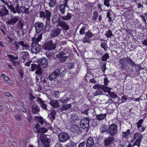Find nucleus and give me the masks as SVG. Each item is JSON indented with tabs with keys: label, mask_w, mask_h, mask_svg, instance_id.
I'll list each match as a JSON object with an SVG mask.
<instances>
[{
	"label": "nucleus",
	"mask_w": 147,
	"mask_h": 147,
	"mask_svg": "<svg viewBox=\"0 0 147 147\" xmlns=\"http://www.w3.org/2000/svg\"><path fill=\"white\" fill-rule=\"evenodd\" d=\"M42 37V35L40 34L38 37L35 38V40L34 39V38L32 39V40L33 41L32 45L33 46L31 49V51L32 53H36L39 52L40 49V46L37 43L40 40Z\"/></svg>",
	"instance_id": "f257e3e1"
},
{
	"label": "nucleus",
	"mask_w": 147,
	"mask_h": 147,
	"mask_svg": "<svg viewBox=\"0 0 147 147\" xmlns=\"http://www.w3.org/2000/svg\"><path fill=\"white\" fill-rule=\"evenodd\" d=\"M56 57L59 59L60 62L62 63L65 61L66 59L68 58V53H67L66 51L63 49L61 52H60L56 55Z\"/></svg>",
	"instance_id": "f03ea898"
},
{
	"label": "nucleus",
	"mask_w": 147,
	"mask_h": 147,
	"mask_svg": "<svg viewBox=\"0 0 147 147\" xmlns=\"http://www.w3.org/2000/svg\"><path fill=\"white\" fill-rule=\"evenodd\" d=\"M142 137V136L140 135L139 132H137L133 136V141H134L136 138L137 139L133 144V146L137 145L138 147H140Z\"/></svg>",
	"instance_id": "7ed1b4c3"
},
{
	"label": "nucleus",
	"mask_w": 147,
	"mask_h": 147,
	"mask_svg": "<svg viewBox=\"0 0 147 147\" xmlns=\"http://www.w3.org/2000/svg\"><path fill=\"white\" fill-rule=\"evenodd\" d=\"M109 134L112 136H114L117 134V125L113 123L109 126Z\"/></svg>",
	"instance_id": "20e7f679"
},
{
	"label": "nucleus",
	"mask_w": 147,
	"mask_h": 147,
	"mask_svg": "<svg viewBox=\"0 0 147 147\" xmlns=\"http://www.w3.org/2000/svg\"><path fill=\"white\" fill-rule=\"evenodd\" d=\"M45 13L43 11H40L39 13L40 17L42 18L43 20L46 19L47 20H49L50 19L51 16V13L48 10H46Z\"/></svg>",
	"instance_id": "39448f33"
},
{
	"label": "nucleus",
	"mask_w": 147,
	"mask_h": 147,
	"mask_svg": "<svg viewBox=\"0 0 147 147\" xmlns=\"http://www.w3.org/2000/svg\"><path fill=\"white\" fill-rule=\"evenodd\" d=\"M90 120L88 118L85 117L82 119L80 123L81 127L84 129L87 128L89 125Z\"/></svg>",
	"instance_id": "423d86ee"
},
{
	"label": "nucleus",
	"mask_w": 147,
	"mask_h": 147,
	"mask_svg": "<svg viewBox=\"0 0 147 147\" xmlns=\"http://www.w3.org/2000/svg\"><path fill=\"white\" fill-rule=\"evenodd\" d=\"M59 141L62 142H65L69 139L68 135L65 132L60 133L58 136Z\"/></svg>",
	"instance_id": "0eeeda50"
},
{
	"label": "nucleus",
	"mask_w": 147,
	"mask_h": 147,
	"mask_svg": "<svg viewBox=\"0 0 147 147\" xmlns=\"http://www.w3.org/2000/svg\"><path fill=\"white\" fill-rule=\"evenodd\" d=\"M19 17L18 16L11 15L10 17V19L6 22V23L10 25H13L18 21Z\"/></svg>",
	"instance_id": "6e6552de"
},
{
	"label": "nucleus",
	"mask_w": 147,
	"mask_h": 147,
	"mask_svg": "<svg viewBox=\"0 0 147 147\" xmlns=\"http://www.w3.org/2000/svg\"><path fill=\"white\" fill-rule=\"evenodd\" d=\"M38 136L40 137V138L43 143L44 146L45 147H49L50 142L48 139L46 138V137L45 135L43 134H42L39 136Z\"/></svg>",
	"instance_id": "1a4fd4ad"
},
{
	"label": "nucleus",
	"mask_w": 147,
	"mask_h": 147,
	"mask_svg": "<svg viewBox=\"0 0 147 147\" xmlns=\"http://www.w3.org/2000/svg\"><path fill=\"white\" fill-rule=\"evenodd\" d=\"M55 48V46L52 44V40H50L48 42L45 44V49L46 50H54Z\"/></svg>",
	"instance_id": "9d476101"
},
{
	"label": "nucleus",
	"mask_w": 147,
	"mask_h": 147,
	"mask_svg": "<svg viewBox=\"0 0 147 147\" xmlns=\"http://www.w3.org/2000/svg\"><path fill=\"white\" fill-rule=\"evenodd\" d=\"M71 131L72 132H74L79 134L81 132V129L80 127L76 125H73L70 128Z\"/></svg>",
	"instance_id": "9b49d317"
},
{
	"label": "nucleus",
	"mask_w": 147,
	"mask_h": 147,
	"mask_svg": "<svg viewBox=\"0 0 147 147\" xmlns=\"http://www.w3.org/2000/svg\"><path fill=\"white\" fill-rule=\"evenodd\" d=\"M58 23L59 26L64 30H67L69 29V25L65 22L61 20L59 18H58Z\"/></svg>",
	"instance_id": "f8f14e48"
},
{
	"label": "nucleus",
	"mask_w": 147,
	"mask_h": 147,
	"mask_svg": "<svg viewBox=\"0 0 147 147\" xmlns=\"http://www.w3.org/2000/svg\"><path fill=\"white\" fill-rule=\"evenodd\" d=\"M32 71H35L36 74H41L42 70L40 68L39 65L34 64L32 66Z\"/></svg>",
	"instance_id": "ddd939ff"
},
{
	"label": "nucleus",
	"mask_w": 147,
	"mask_h": 147,
	"mask_svg": "<svg viewBox=\"0 0 147 147\" xmlns=\"http://www.w3.org/2000/svg\"><path fill=\"white\" fill-rule=\"evenodd\" d=\"M44 26L43 23L41 22H36L35 24V27L36 31L37 33L40 32Z\"/></svg>",
	"instance_id": "4468645a"
},
{
	"label": "nucleus",
	"mask_w": 147,
	"mask_h": 147,
	"mask_svg": "<svg viewBox=\"0 0 147 147\" xmlns=\"http://www.w3.org/2000/svg\"><path fill=\"white\" fill-rule=\"evenodd\" d=\"M60 71L59 69L56 70L53 72L49 76V79L52 81L57 77L60 73Z\"/></svg>",
	"instance_id": "2eb2a0df"
},
{
	"label": "nucleus",
	"mask_w": 147,
	"mask_h": 147,
	"mask_svg": "<svg viewBox=\"0 0 147 147\" xmlns=\"http://www.w3.org/2000/svg\"><path fill=\"white\" fill-rule=\"evenodd\" d=\"M38 62L39 65L43 67H45L47 65V60L45 58L40 59L38 60Z\"/></svg>",
	"instance_id": "dca6fc26"
},
{
	"label": "nucleus",
	"mask_w": 147,
	"mask_h": 147,
	"mask_svg": "<svg viewBox=\"0 0 147 147\" xmlns=\"http://www.w3.org/2000/svg\"><path fill=\"white\" fill-rule=\"evenodd\" d=\"M8 11L4 5L0 6V15L3 16L7 15Z\"/></svg>",
	"instance_id": "f3484780"
},
{
	"label": "nucleus",
	"mask_w": 147,
	"mask_h": 147,
	"mask_svg": "<svg viewBox=\"0 0 147 147\" xmlns=\"http://www.w3.org/2000/svg\"><path fill=\"white\" fill-rule=\"evenodd\" d=\"M131 133V131L129 129H127L125 131L122 132L121 134L122 138L125 139L127 138L130 136Z\"/></svg>",
	"instance_id": "a211bd4d"
},
{
	"label": "nucleus",
	"mask_w": 147,
	"mask_h": 147,
	"mask_svg": "<svg viewBox=\"0 0 147 147\" xmlns=\"http://www.w3.org/2000/svg\"><path fill=\"white\" fill-rule=\"evenodd\" d=\"M20 46L21 47L20 50H27L29 47V45L25 41H20Z\"/></svg>",
	"instance_id": "6ab92c4d"
},
{
	"label": "nucleus",
	"mask_w": 147,
	"mask_h": 147,
	"mask_svg": "<svg viewBox=\"0 0 147 147\" xmlns=\"http://www.w3.org/2000/svg\"><path fill=\"white\" fill-rule=\"evenodd\" d=\"M114 140L113 137H110L106 139L104 141V144L105 146L110 145Z\"/></svg>",
	"instance_id": "aec40b11"
},
{
	"label": "nucleus",
	"mask_w": 147,
	"mask_h": 147,
	"mask_svg": "<svg viewBox=\"0 0 147 147\" xmlns=\"http://www.w3.org/2000/svg\"><path fill=\"white\" fill-rule=\"evenodd\" d=\"M49 104L54 108H57L59 106V103L57 100H51Z\"/></svg>",
	"instance_id": "412c9836"
},
{
	"label": "nucleus",
	"mask_w": 147,
	"mask_h": 147,
	"mask_svg": "<svg viewBox=\"0 0 147 147\" xmlns=\"http://www.w3.org/2000/svg\"><path fill=\"white\" fill-rule=\"evenodd\" d=\"M94 144V140L93 138L92 137H90L88 140L86 147H91Z\"/></svg>",
	"instance_id": "4be33fe9"
},
{
	"label": "nucleus",
	"mask_w": 147,
	"mask_h": 147,
	"mask_svg": "<svg viewBox=\"0 0 147 147\" xmlns=\"http://www.w3.org/2000/svg\"><path fill=\"white\" fill-rule=\"evenodd\" d=\"M20 55H21L23 62L25 61V60L27 59L28 57V53L27 51L21 52Z\"/></svg>",
	"instance_id": "5701e85b"
},
{
	"label": "nucleus",
	"mask_w": 147,
	"mask_h": 147,
	"mask_svg": "<svg viewBox=\"0 0 147 147\" xmlns=\"http://www.w3.org/2000/svg\"><path fill=\"white\" fill-rule=\"evenodd\" d=\"M112 12V11L109 9L107 12V16L108 18L109 22H111L114 19V18H113V16L111 15Z\"/></svg>",
	"instance_id": "b1692460"
},
{
	"label": "nucleus",
	"mask_w": 147,
	"mask_h": 147,
	"mask_svg": "<svg viewBox=\"0 0 147 147\" xmlns=\"http://www.w3.org/2000/svg\"><path fill=\"white\" fill-rule=\"evenodd\" d=\"M39 108L37 105H33L32 107V112L33 114H37L39 111Z\"/></svg>",
	"instance_id": "393cba45"
},
{
	"label": "nucleus",
	"mask_w": 147,
	"mask_h": 147,
	"mask_svg": "<svg viewBox=\"0 0 147 147\" xmlns=\"http://www.w3.org/2000/svg\"><path fill=\"white\" fill-rule=\"evenodd\" d=\"M20 11L22 13H25L26 14H28L29 13V9L26 8L25 6H21L20 7Z\"/></svg>",
	"instance_id": "a878e982"
},
{
	"label": "nucleus",
	"mask_w": 147,
	"mask_h": 147,
	"mask_svg": "<svg viewBox=\"0 0 147 147\" xmlns=\"http://www.w3.org/2000/svg\"><path fill=\"white\" fill-rule=\"evenodd\" d=\"M60 32L59 29H55L52 30L51 32V36L53 37L56 36L58 35Z\"/></svg>",
	"instance_id": "bb28decb"
},
{
	"label": "nucleus",
	"mask_w": 147,
	"mask_h": 147,
	"mask_svg": "<svg viewBox=\"0 0 147 147\" xmlns=\"http://www.w3.org/2000/svg\"><path fill=\"white\" fill-rule=\"evenodd\" d=\"M101 132H108L109 131V128L107 125H102L100 129Z\"/></svg>",
	"instance_id": "cd10ccee"
},
{
	"label": "nucleus",
	"mask_w": 147,
	"mask_h": 147,
	"mask_svg": "<svg viewBox=\"0 0 147 147\" xmlns=\"http://www.w3.org/2000/svg\"><path fill=\"white\" fill-rule=\"evenodd\" d=\"M48 2L49 7H54L56 3V0H49Z\"/></svg>",
	"instance_id": "c85d7f7f"
},
{
	"label": "nucleus",
	"mask_w": 147,
	"mask_h": 147,
	"mask_svg": "<svg viewBox=\"0 0 147 147\" xmlns=\"http://www.w3.org/2000/svg\"><path fill=\"white\" fill-rule=\"evenodd\" d=\"M38 100L40 104L41 107L44 109H47V105L40 98L38 99Z\"/></svg>",
	"instance_id": "c756f323"
},
{
	"label": "nucleus",
	"mask_w": 147,
	"mask_h": 147,
	"mask_svg": "<svg viewBox=\"0 0 147 147\" xmlns=\"http://www.w3.org/2000/svg\"><path fill=\"white\" fill-rule=\"evenodd\" d=\"M7 6L11 12H12L14 13H17V11L16 10L15 7L13 5H9V4H7Z\"/></svg>",
	"instance_id": "7c9ffc66"
},
{
	"label": "nucleus",
	"mask_w": 147,
	"mask_h": 147,
	"mask_svg": "<svg viewBox=\"0 0 147 147\" xmlns=\"http://www.w3.org/2000/svg\"><path fill=\"white\" fill-rule=\"evenodd\" d=\"M7 56L9 57V60L10 61H13L15 60H17L18 59V56H15L13 55L8 54L7 55Z\"/></svg>",
	"instance_id": "2f4dec72"
},
{
	"label": "nucleus",
	"mask_w": 147,
	"mask_h": 147,
	"mask_svg": "<svg viewBox=\"0 0 147 147\" xmlns=\"http://www.w3.org/2000/svg\"><path fill=\"white\" fill-rule=\"evenodd\" d=\"M66 6V5L65 4H62L60 5L59 8V10L61 13L63 14L64 13L65 11V7Z\"/></svg>",
	"instance_id": "473e14b6"
},
{
	"label": "nucleus",
	"mask_w": 147,
	"mask_h": 147,
	"mask_svg": "<svg viewBox=\"0 0 147 147\" xmlns=\"http://www.w3.org/2000/svg\"><path fill=\"white\" fill-rule=\"evenodd\" d=\"M71 107L70 104L67 105H63L61 108V111H64L68 109L71 108Z\"/></svg>",
	"instance_id": "72a5a7b5"
},
{
	"label": "nucleus",
	"mask_w": 147,
	"mask_h": 147,
	"mask_svg": "<svg viewBox=\"0 0 147 147\" xmlns=\"http://www.w3.org/2000/svg\"><path fill=\"white\" fill-rule=\"evenodd\" d=\"M71 17V14L68 13L66 16H62L61 18L65 20H68Z\"/></svg>",
	"instance_id": "f704fd0d"
},
{
	"label": "nucleus",
	"mask_w": 147,
	"mask_h": 147,
	"mask_svg": "<svg viewBox=\"0 0 147 147\" xmlns=\"http://www.w3.org/2000/svg\"><path fill=\"white\" fill-rule=\"evenodd\" d=\"M106 116V114H99L96 116L97 119L99 120H102L105 118Z\"/></svg>",
	"instance_id": "c9c22d12"
},
{
	"label": "nucleus",
	"mask_w": 147,
	"mask_h": 147,
	"mask_svg": "<svg viewBox=\"0 0 147 147\" xmlns=\"http://www.w3.org/2000/svg\"><path fill=\"white\" fill-rule=\"evenodd\" d=\"M37 131L39 133H44L47 132V129L44 127H41L38 129Z\"/></svg>",
	"instance_id": "e433bc0d"
},
{
	"label": "nucleus",
	"mask_w": 147,
	"mask_h": 147,
	"mask_svg": "<svg viewBox=\"0 0 147 147\" xmlns=\"http://www.w3.org/2000/svg\"><path fill=\"white\" fill-rule=\"evenodd\" d=\"M101 89L103 91L107 92L109 94V92H111L110 90L111 89V88H110L107 87L102 86Z\"/></svg>",
	"instance_id": "4c0bfd02"
},
{
	"label": "nucleus",
	"mask_w": 147,
	"mask_h": 147,
	"mask_svg": "<svg viewBox=\"0 0 147 147\" xmlns=\"http://www.w3.org/2000/svg\"><path fill=\"white\" fill-rule=\"evenodd\" d=\"M126 61L128 62L131 66H134L136 65V64L133 62L131 58H127Z\"/></svg>",
	"instance_id": "58836bf2"
},
{
	"label": "nucleus",
	"mask_w": 147,
	"mask_h": 147,
	"mask_svg": "<svg viewBox=\"0 0 147 147\" xmlns=\"http://www.w3.org/2000/svg\"><path fill=\"white\" fill-rule=\"evenodd\" d=\"M56 112L55 111H53L49 115V117L51 119H53L55 118Z\"/></svg>",
	"instance_id": "ea45409f"
},
{
	"label": "nucleus",
	"mask_w": 147,
	"mask_h": 147,
	"mask_svg": "<svg viewBox=\"0 0 147 147\" xmlns=\"http://www.w3.org/2000/svg\"><path fill=\"white\" fill-rule=\"evenodd\" d=\"M105 35L107 38H109L113 36V34L110 30H108L106 32Z\"/></svg>",
	"instance_id": "a19ab883"
},
{
	"label": "nucleus",
	"mask_w": 147,
	"mask_h": 147,
	"mask_svg": "<svg viewBox=\"0 0 147 147\" xmlns=\"http://www.w3.org/2000/svg\"><path fill=\"white\" fill-rule=\"evenodd\" d=\"M109 58V54L106 53L103 55L102 57V60L103 61H106Z\"/></svg>",
	"instance_id": "79ce46f5"
},
{
	"label": "nucleus",
	"mask_w": 147,
	"mask_h": 147,
	"mask_svg": "<svg viewBox=\"0 0 147 147\" xmlns=\"http://www.w3.org/2000/svg\"><path fill=\"white\" fill-rule=\"evenodd\" d=\"M111 0H104V4L107 7H108L110 6V1Z\"/></svg>",
	"instance_id": "37998d69"
},
{
	"label": "nucleus",
	"mask_w": 147,
	"mask_h": 147,
	"mask_svg": "<svg viewBox=\"0 0 147 147\" xmlns=\"http://www.w3.org/2000/svg\"><path fill=\"white\" fill-rule=\"evenodd\" d=\"M100 45L101 47L104 49L105 51L107 50V46L106 43L105 42L102 43Z\"/></svg>",
	"instance_id": "c03bdc74"
},
{
	"label": "nucleus",
	"mask_w": 147,
	"mask_h": 147,
	"mask_svg": "<svg viewBox=\"0 0 147 147\" xmlns=\"http://www.w3.org/2000/svg\"><path fill=\"white\" fill-rule=\"evenodd\" d=\"M126 59V58H124L123 59H120V61L119 62L121 63V68H125V65H123V61H125Z\"/></svg>",
	"instance_id": "a18cd8bd"
},
{
	"label": "nucleus",
	"mask_w": 147,
	"mask_h": 147,
	"mask_svg": "<svg viewBox=\"0 0 147 147\" xmlns=\"http://www.w3.org/2000/svg\"><path fill=\"white\" fill-rule=\"evenodd\" d=\"M66 147H76V144L74 142H71L69 143Z\"/></svg>",
	"instance_id": "49530a36"
},
{
	"label": "nucleus",
	"mask_w": 147,
	"mask_h": 147,
	"mask_svg": "<svg viewBox=\"0 0 147 147\" xmlns=\"http://www.w3.org/2000/svg\"><path fill=\"white\" fill-rule=\"evenodd\" d=\"M143 121V120L142 119H140L138 121V123H137V126L138 128H139L140 127L142 126V124Z\"/></svg>",
	"instance_id": "de8ad7c7"
},
{
	"label": "nucleus",
	"mask_w": 147,
	"mask_h": 147,
	"mask_svg": "<svg viewBox=\"0 0 147 147\" xmlns=\"http://www.w3.org/2000/svg\"><path fill=\"white\" fill-rule=\"evenodd\" d=\"M90 38H89L87 37V36L85 37L84 38H83V39L82 40V42L83 43H84L86 42H88L89 43H90Z\"/></svg>",
	"instance_id": "09e8293b"
},
{
	"label": "nucleus",
	"mask_w": 147,
	"mask_h": 147,
	"mask_svg": "<svg viewBox=\"0 0 147 147\" xmlns=\"http://www.w3.org/2000/svg\"><path fill=\"white\" fill-rule=\"evenodd\" d=\"M109 95H110L112 97L114 98H116L117 97V95L116 94H115L114 92H109V94H108Z\"/></svg>",
	"instance_id": "8fccbe9b"
},
{
	"label": "nucleus",
	"mask_w": 147,
	"mask_h": 147,
	"mask_svg": "<svg viewBox=\"0 0 147 147\" xmlns=\"http://www.w3.org/2000/svg\"><path fill=\"white\" fill-rule=\"evenodd\" d=\"M93 16L92 17V20H94L95 21H96V20L97 18L98 17V13L96 11H95L93 13Z\"/></svg>",
	"instance_id": "3c124183"
},
{
	"label": "nucleus",
	"mask_w": 147,
	"mask_h": 147,
	"mask_svg": "<svg viewBox=\"0 0 147 147\" xmlns=\"http://www.w3.org/2000/svg\"><path fill=\"white\" fill-rule=\"evenodd\" d=\"M20 6L19 4L17 3L16 4V6L15 7L16 10L17 11V13H20Z\"/></svg>",
	"instance_id": "603ef678"
},
{
	"label": "nucleus",
	"mask_w": 147,
	"mask_h": 147,
	"mask_svg": "<svg viewBox=\"0 0 147 147\" xmlns=\"http://www.w3.org/2000/svg\"><path fill=\"white\" fill-rule=\"evenodd\" d=\"M102 94V92L100 90H98L96 91L95 92L94 94V95L95 96H96L99 95H101Z\"/></svg>",
	"instance_id": "864d4df0"
},
{
	"label": "nucleus",
	"mask_w": 147,
	"mask_h": 147,
	"mask_svg": "<svg viewBox=\"0 0 147 147\" xmlns=\"http://www.w3.org/2000/svg\"><path fill=\"white\" fill-rule=\"evenodd\" d=\"M20 41L18 42H15V47L16 49L17 50L18 49H20Z\"/></svg>",
	"instance_id": "5fc2aeb1"
},
{
	"label": "nucleus",
	"mask_w": 147,
	"mask_h": 147,
	"mask_svg": "<svg viewBox=\"0 0 147 147\" xmlns=\"http://www.w3.org/2000/svg\"><path fill=\"white\" fill-rule=\"evenodd\" d=\"M37 119L39 123H40L41 124H43L44 121L42 118L38 117L37 118Z\"/></svg>",
	"instance_id": "6e6d98bb"
},
{
	"label": "nucleus",
	"mask_w": 147,
	"mask_h": 147,
	"mask_svg": "<svg viewBox=\"0 0 147 147\" xmlns=\"http://www.w3.org/2000/svg\"><path fill=\"white\" fill-rule=\"evenodd\" d=\"M86 34L87 37L89 38H91L93 36L92 33L89 32H86Z\"/></svg>",
	"instance_id": "4d7b16f0"
},
{
	"label": "nucleus",
	"mask_w": 147,
	"mask_h": 147,
	"mask_svg": "<svg viewBox=\"0 0 147 147\" xmlns=\"http://www.w3.org/2000/svg\"><path fill=\"white\" fill-rule=\"evenodd\" d=\"M93 88L94 89H97L98 90H101L102 86H100V85L96 84L94 86Z\"/></svg>",
	"instance_id": "13d9d810"
},
{
	"label": "nucleus",
	"mask_w": 147,
	"mask_h": 147,
	"mask_svg": "<svg viewBox=\"0 0 147 147\" xmlns=\"http://www.w3.org/2000/svg\"><path fill=\"white\" fill-rule=\"evenodd\" d=\"M67 67L68 69H70L74 67V63H70L67 65Z\"/></svg>",
	"instance_id": "bf43d9fd"
},
{
	"label": "nucleus",
	"mask_w": 147,
	"mask_h": 147,
	"mask_svg": "<svg viewBox=\"0 0 147 147\" xmlns=\"http://www.w3.org/2000/svg\"><path fill=\"white\" fill-rule=\"evenodd\" d=\"M85 28L84 27H83L80 30V34L81 35L84 34V31Z\"/></svg>",
	"instance_id": "052dcab7"
},
{
	"label": "nucleus",
	"mask_w": 147,
	"mask_h": 147,
	"mask_svg": "<svg viewBox=\"0 0 147 147\" xmlns=\"http://www.w3.org/2000/svg\"><path fill=\"white\" fill-rule=\"evenodd\" d=\"M69 100V99L67 98H63L60 99V101L61 102H64Z\"/></svg>",
	"instance_id": "680f3d73"
},
{
	"label": "nucleus",
	"mask_w": 147,
	"mask_h": 147,
	"mask_svg": "<svg viewBox=\"0 0 147 147\" xmlns=\"http://www.w3.org/2000/svg\"><path fill=\"white\" fill-rule=\"evenodd\" d=\"M85 144V142H83L79 144L78 147H84Z\"/></svg>",
	"instance_id": "e2e57ef3"
},
{
	"label": "nucleus",
	"mask_w": 147,
	"mask_h": 147,
	"mask_svg": "<svg viewBox=\"0 0 147 147\" xmlns=\"http://www.w3.org/2000/svg\"><path fill=\"white\" fill-rule=\"evenodd\" d=\"M14 117L18 120H20L21 119L20 117L18 114H16L14 116Z\"/></svg>",
	"instance_id": "0e129e2a"
},
{
	"label": "nucleus",
	"mask_w": 147,
	"mask_h": 147,
	"mask_svg": "<svg viewBox=\"0 0 147 147\" xmlns=\"http://www.w3.org/2000/svg\"><path fill=\"white\" fill-rule=\"evenodd\" d=\"M121 100L123 102L127 100V98L125 96H123L121 97Z\"/></svg>",
	"instance_id": "69168bd1"
},
{
	"label": "nucleus",
	"mask_w": 147,
	"mask_h": 147,
	"mask_svg": "<svg viewBox=\"0 0 147 147\" xmlns=\"http://www.w3.org/2000/svg\"><path fill=\"white\" fill-rule=\"evenodd\" d=\"M112 102H113V100H112L111 99L109 98L107 100V101H106L105 102V104H107L109 103L110 104H111V103H112Z\"/></svg>",
	"instance_id": "338daca9"
},
{
	"label": "nucleus",
	"mask_w": 147,
	"mask_h": 147,
	"mask_svg": "<svg viewBox=\"0 0 147 147\" xmlns=\"http://www.w3.org/2000/svg\"><path fill=\"white\" fill-rule=\"evenodd\" d=\"M18 24L19 27V28L22 29V28L23 25L22 23L21 22H19Z\"/></svg>",
	"instance_id": "774afa93"
}]
</instances>
